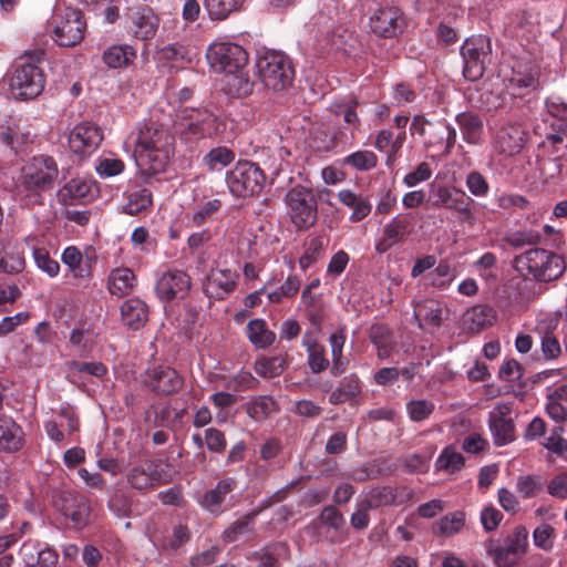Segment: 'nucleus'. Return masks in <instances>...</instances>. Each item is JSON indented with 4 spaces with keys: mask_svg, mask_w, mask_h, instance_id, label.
Returning <instances> with one entry per match:
<instances>
[{
    "mask_svg": "<svg viewBox=\"0 0 567 567\" xmlns=\"http://www.w3.org/2000/svg\"><path fill=\"white\" fill-rule=\"evenodd\" d=\"M256 68L261 83L275 92L287 90L293 82L292 63L281 52H266L258 56Z\"/></svg>",
    "mask_w": 567,
    "mask_h": 567,
    "instance_id": "39448f33",
    "label": "nucleus"
},
{
    "mask_svg": "<svg viewBox=\"0 0 567 567\" xmlns=\"http://www.w3.org/2000/svg\"><path fill=\"white\" fill-rule=\"evenodd\" d=\"M461 55L464 78L470 81L480 80L492 62L491 39L483 34L467 38L461 47Z\"/></svg>",
    "mask_w": 567,
    "mask_h": 567,
    "instance_id": "9d476101",
    "label": "nucleus"
},
{
    "mask_svg": "<svg viewBox=\"0 0 567 567\" xmlns=\"http://www.w3.org/2000/svg\"><path fill=\"white\" fill-rule=\"evenodd\" d=\"M206 58L215 71L224 73L239 71L248 63L247 51L241 45L233 42L210 44Z\"/></svg>",
    "mask_w": 567,
    "mask_h": 567,
    "instance_id": "f8f14e48",
    "label": "nucleus"
},
{
    "mask_svg": "<svg viewBox=\"0 0 567 567\" xmlns=\"http://www.w3.org/2000/svg\"><path fill=\"white\" fill-rule=\"evenodd\" d=\"M135 281V274L130 268H115L111 271L109 276V292L116 297L127 296L133 291Z\"/></svg>",
    "mask_w": 567,
    "mask_h": 567,
    "instance_id": "f704fd0d",
    "label": "nucleus"
},
{
    "mask_svg": "<svg viewBox=\"0 0 567 567\" xmlns=\"http://www.w3.org/2000/svg\"><path fill=\"white\" fill-rule=\"evenodd\" d=\"M59 177V167L53 157H33L21 171L17 183V195L25 206L43 204V194L53 189Z\"/></svg>",
    "mask_w": 567,
    "mask_h": 567,
    "instance_id": "f03ea898",
    "label": "nucleus"
},
{
    "mask_svg": "<svg viewBox=\"0 0 567 567\" xmlns=\"http://www.w3.org/2000/svg\"><path fill=\"white\" fill-rule=\"evenodd\" d=\"M286 369V360L280 357L260 358L255 362V371L262 378L271 379L280 375Z\"/></svg>",
    "mask_w": 567,
    "mask_h": 567,
    "instance_id": "de8ad7c7",
    "label": "nucleus"
},
{
    "mask_svg": "<svg viewBox=\"0 0 567 567\" xmlns=\"http://www.w3.org/2000/svg\"><path fill=\"white\" fill-rule=\"evenodd\" d=\"M411 493L405 487L381 486L371 488L362 498L368 508L375 509L382 506L402 504Z\"/></svg>",
    "mask_w": 567,
    "mask_h": 567,
    "instance_id": "393cba45",
    "label": "nucleus"
},
{
    "mask_svg": "<svg viewBox=\"0 0 567 567\" xmlns=\"http://www.w3.org/2000/svg\"><path fill=\"white\" fill-rule=\"evenodd\" d=\"M107 506L117 517H130L132 513V499L124 493H115L109 501Z\"/></svg>",
    "mask_w": 567,
    "mask_h": 567,
    "instance_id": "680f3d73",
    "label": "nucleus"
},
{
    "mask_svg": "<svg viewBox=\"0 0 567 567\" xmlns=\"http://www.w3.org/2000/svg\"><path fill=\"white\" fill-rule=\"evenodd\" d=\"M516 487L523 498H530L542 491L543 480L538 475L520 476Z\"/></svg>",
    "mask_w": 567,
    "mask_h": 567,
    "instance_id": "052dcab7",
    "label": "nucleus"
},
{
    "mask_svg": "<svg viewBox=\"0 0 567 567\" xmlns=\"http://www.w3.org/2000/svg\"><path fill=\"white\" fill-rule=\"evenodd\" d=\"M466 186L471 194L476 197H484L489 190V185L486 178L476 171H473L467 175Z\"/></svg>",
    "mask_w": 567,
    "mask_h": 567,
    "instance_id": "774afa93",
    "label": "nucleus"
},
{
    "mask_svg": "<svg viewBox=\"0 0 567 567\" xmlns=\"http://www.w3.org/2000/svg\"><path fill=\"white\" fill-rule=\"evenodd\" d=\"M33 257L37 266L50 277H55L60 271V265L49 256L45 249L38 248L33 250Z\"/></svg>",
    "mask_w": 567,
    "mask_h": 567,
    "instance_id": "69168bd1",
    "label": "nucleus"
},
{
    "mask_svg": "<svg viewBox=\"0 0 567 567\" xmlns=\"http://www.w3.org/2000/svg\"><path fill=\"white\" fill-rule=\"evenodd\" d=\"M308 365L312 373H321L329 367L324 348L318 343L308 344Z\"/></svg>",
    "mask_w": 567,
    "mask_h": 567,
    "instance_id": "13d9d810",
    "label": "nucleus"
},
{
    "mask_svg": "<svg viewBox=\"0 0 567 567\" xmlns=\"http://www.w3.org/2000/svg\"><path fill=\"white\" fill-rule=\"evenodd\" d=\"M18 557L23 567H56L59 561V554L55 549L35 540L24 542Z\"/></svg>",
    "mask_w": 567,
    "mask_h": 567,
    "instance_id": "aec40b11",
    "label": "nucleus"
},
{
    "mask_svg": "<svg viewBox=\"0 0 567 567\" xmlns=\"http://www.w3.org/2000/svg\"><path fill=\"white\" fill-rule=\"evenodd\" d=\"M525 144V131L518 124L502 126L496 135V145L501 153L513 156L518 154Z\"/></svg>",
    "mask_w": 567,
    "mask_h": 567,
    "instance_id": "bb28decb",
    "label": "nucleus"
},
{
    "mask_svg": "<svg viewBox=\"0 0 567 567\" xmlns=\"http://www.w3.org/2000/svg\"><path fill=\"white\" fill-rule=\"evenodd\" d=\"M413 317L421 330L427 333H434L443 321L447 320L449 310L439 300L424 299L415 302Z\"/></svg>",
    "mask_w": 567,
    "mask_h": 567,
    "instance_id": "dca6fc26",
    "label": "nucleus"
},
{
    "mask_svg": "<svg viewBox=\"0 0 567 567\" xmlns=\"http://www.w3.org/2000/svg\"><path fill=\"white\" fill-rule=\"evenodd\" d=\"M528 548V530L518 525L503 543L489 539L486 543L487 554L497 567H513L526 554Z\"/></svg>",
    "mask_w": 567,
    "mask_h": 567,
    "instance_id": "0eeeda50",
    "label": "nucleus"
},
{
    "mask_svg": "<svg viewBox=\"0 0 567 567\" xmlns=\"http://www.w3.org/2000/svg\"><path fill=\"white\" fill-rule=\"evenodd\" d=\"M361 392V382L354 374L344 377L339 386L329 396L331 404H341L357 396Z\"/></svg>",
    "mask_w": 567,
    "mask_h": 567,
    "instance_id": "79ce46f5",
    "label": "nucleus"
},
{
    "mask_svg": "<svg viewBox=\"0 0 567 567\" xmlns=\"http://www.w3.org/2000/svg\"><path fill=\"white\" fill-rule=\"evenodd\" d=\"M217 116L206 107L181 106L176 112V130L186 141H196L217 131Z\"/></svg>",
    "mask_w": 567,
    "mask_h": 567,
    "instance_id": "423d86ee",
    "label": "nucleus"
},
{
    "mask_svg": "<svg viewBox=\"0 0 567 567\" xmlns=\"http://www.w3.org/2000/svg\"><path fill=\"white\" fill-rule=\"evenodd\" d=\"M236 154L226 146H217L212 148L203 157V164L212 172L220 171L235 161Z\"/></svg>",
    "mask_w": 567,
    "mask_h": 567,
    "instance_id": "a18cd8bd",
    "label": "nucleus"
},
{
    "mask_svg": "<svg viewBox=\"0 0 567 567\" xmlns=\"http://www.w3.org/2000/svg\"><path fill=\"white\" fill-rule=\"evenodd\" d=\"M29 141V133L20 132L18 126L0 125V142L17 152Z\"/></svg>",
    "mask_w": 567,
    "mask_h": 567,
    "instance_id": "603ef678",
    "label": "nucleus"
},
{
    "mask_svg": "<svg viewBox=\"0 0 567 567\" xmlns=\"http://www.w3.org/2000/svg\"><path fill=\"white\" fill-rule=\"evenodd\" d=\"M465 525V513L455 511L442 517L433 526V533L437 536L451 537L462 530Z\"/></svg>",
    "mask_w": 567,
    "mask_h": 567,
    "instance_id": "37998d69",
    "label": "nucleus"
},
{
    "mask_svg": "<svg viewBox=\"0 0 567 567\" xmlns=\"http://www.w3.org/2000/svg\"><path fill=\"white\" fill-rule=\"evenodd\" d=\"M413 229V217L410 214H398L388 223L382 233V238L375 245L379 254H384L392 246L403 243Z\"/></svg>",
    "mask_w": 567,
    "mask_h": 567,
    "instance_id": "412c9836",
    "label": "nucleus"
},
{
    "mask_svg": "<svg viewBox=\"0 0 567 567\" xmlns=\"http://www.w3.org/2000/svg\"><path fill=\"white\" fill-rule=\"evenodd\" d=\"M174 144V135L164 125L152 121L141 125L133 152L141 174L151 177L165 172Z\"/></svg>",
    "mask_w": 567,
    "mask_h": 567,
    "instance_id": "f257e3e1",
    "label": "nucleus"
},
{
    "mask_svg": "<svg viewBox=\"0 0 567 567\" xmlns=\"http://www.w3.org/2000/svg\"><path fill=\"white\" fill-rule=\"evenodd\" d=\"M54 505L76 527H84L91 522V502L85 495L76 491L65 489L60 492Z\"/></svg>",
    "mask_w": 567,
    "mask_h": 567,
    "instance_id": "4468645a",
    "label": "nucleus"
},
{
    "mask_svg": "<svg viewBox=\"0 0 567 567\" xmlns=\"http://www.w3.org/2000/svg\"><path fill=\"white\" fill-rule=\"evenodd\" d=\"M465 464L464 456L456 452L453 446H446L435 462L437 471L454 473L460 471Z\"/></svg>",
    "mask_w": 567,
    "mask_h": 567,
    "instance_id": "49530a36",
    "label": "nucleus"
},
{
    "mask_svg": "<svg viewBox=\"0 0 567 567\" xmlns=\"http://www.w3.org/2000/svg\"><path fill=\"white\" fill-rule=\"evenodd\" d=\"M288 215L298 230H307L317 221L318 203L310 188L295 186L285 196Z\"/></svg>",
    "mask_w": 567,
    "mask_h": 567,
    "instance_id": "1a4fd4ad",
    "label": "nucleus"
},
{
    "mask_svg": "<svg viewBox=\"0 0 567 567\" xmlns=\"http://www.w3.org/2000/svg\"><path fill=\"white\" fill-rule=\"evenodd\" d=\"M524 369L515 359L504 362L498 371V377L506 382H518L523 378Z\"/></svg>",
    "mask_w": 567,
    "mask_h": 567,
    "instance_id": "338daca9",
    "label": "nucleus"
},
{
    "mask_svg": "<svg viewBox=\"0 0 567 567\" xmlns=\"http://www.w3.org/2000/svg\"><path fill=\"white\" fill-rule=\"evenodd\" d=\"M131 20L135 27V35L142 40H151L155 37L159 20L154 11L142 6L132 11Z\"/></svg>",
    "mask_w": 567,
    "mask_h": 567,
    "instance_id": "cd10ccee",
    "label": "nucleus"
},
{
    "mask_svg": "<svg viewBox=\"0 0 567 567\" xmlns=\"http://www.w3.org/2000/svg\"><path fill=\"white\" fill-rule=\"evenodd\" d=\"M64 265L72 271L75 278H90L91 267L83 265V255L75 246L66 247L61 257Z\"/></svg>",
    "mask_w": 567,
    "mask_h": 567,
    "instance_id": "c03bdc74",
    "label": "nucleus"
},
{
    "mask_svg": "<svg viewBox=\"0 0 567 567\" xmlns=\"http://www.w3.org/2000/svg\"><path fill=\"white\" fill-rule=\"evenodd\" d=\"M278 411V403L268 395L255 396L246 404V412L248 416L257 422L268 419L271 414L277 413Z\"/></svg>",
    "mask_w": 567,
    "mask_h": 567,
    "instance_id": "ea45409f",
    "label": "nucleus"
},
{
    "mask_svg": "<svg viewBox=\"0 0 567 567\" xmlns=\"http://www.w3.org/2000/svg\"><path fill=\"white\" fill-rule=\"evenodd\" d=\"M151 205L152 193L146 188H142L130 194L128 200L124 206V213L132 216L137 215L147 209Z\"/></svg>",
    "mask_w": 567,
    "mask_h": 567,
    "instance_id": "8fccbe9b",
    "label": "nucleus"
},
{
    "mask_svg": "<svg viewBox=\"0 0 567 567\" xmlns=\"http://www.w3.org/2000/svg\"><path fill=\"white\" fill-rule=\"evenodd\" d=\"M463 138L470 144H476L483 133V121L481 116L474 112H462L456 115Z\"/></svg>",
    "mask_w": 567,
    "mask_h": 567,
    "instance_id": "58836bf2",
    "label": "nucleus"
},
{
    "mask_svg": "<svg viewBox=\"0 0 567 567\" xmlns=\"http://www.w3.org/2000/svg\"><path fill=\"white\" fill-rule=\"evenodd\" d=\"M255 83L241 70L227 72L223 79V90L230 97L248 96L254 91Z\"/></svg>",
    "mask_w": 567,
    "mask_h": 567,
    "instance_id": "473e14b6",
    "label": "nucleus"
},
{
    "mask_svg": "<svg viewBox=\"0 0 567 567\" xmlns=\"http://www.w3.org/2000/svg\"><path fill=\"white\" fill-rule=\"evenodd\" d=\"M136 51L128 44H115L107 48L103 53L104 63L112 69L125 68L134 62Z\"/></svg>",
    "mask_w": 567,
    "mask_h": 567,
    "instance_id": "4c0bfd02",
    "label": "nucleus"
},
{
    "mask_svg": "<svg viewBox=\"0 0 567 567\" xmlns=\"http://www.w3.org/2000/svg\"><path fill=\"white\" fill-rule=\"evenodd\" d=\"M145 384L157 395H171L182 390L184 378L173 368L156 367L147 371Z\"/></svg>",
    "mask_w": 567,
    "mask_h": 567,
    "instance_id": "6ab92c4d",
    "label": "nucleus"
},
{
    "mask_svg": "<svg viewBox=\"0 0 567 567\" xmlns=\"http://www.w3.org/2000/svg\"><path fill=\"white\" fill-rule=\"evenodd\" d=\"M266 182L262 169L249 161H239L227 172L226 183L229 192L236 197L258 195Z\"/></svg>",
    "mask_w": 567,
    "mask_h": 567,
    "instance_id": "6e6552de",
    "label": "nucleus"
},
{
    "mask_svg": "<svg viewBox=\"0 0 567 567\" xmlns=\"http://www.w3.org/2000/svg\"><path fill=\"white\" fill-rule=\"evenodd\" d=\"M192 288L190 276L181 269H168L158 277L155 292L159 300L169 302L184 299Z\"/></svg>",
    "mask_w": 567,
    "mask_h": 567,
    "instance_id": "2eb2a0df",
    "label": "nucleus"
},
{
    "mask_svg": "<svg viewBox=\"0 0 567 567\" xmlns=\"http://www.w3.org/2000/svg\"><path fill=\"white\" fill-rule=\"evenodd\" d=\"M425 145L450 154L456 142V131L443 121L432 122L425 135Z\"/></svg>",
    "mask_w": 567,
    "mask_h": 567,
    "instance_id": "a878e982",
    "label": "nucleus"
},
{
    "mask_svg": "<svg viewBox=\"0 0 567 567\" xmlns=\"http://www.w3.org/2000/svg\"><path fill=\"white\" fill-rule=\"evenodd\" d=\"M238 275L230 269H213L207 277L205 293L217 300L225 299L236 288Z\"/></svg>",
    "mask_w": 567,
    "mask_h": 567,
    "instance_id": "b1692460",
    "label": "nucleus"
},
{
    "mask_svg": "<svg viewBox=\"0 0 567 567\" xmlns=\"http://www.w3.org/2000/svg\"><path fill=\"white\" fill-rule=\"evenodd\" d=\"M44 55L43 50L25 54V61L17 65L11 78L12 94L21 100L37 97L44 89L45 78L42 70L34 63Z\"/></svg>",
    "mask_w": 567,
    "mask_h": 567,
    "instance_id": "20e7f679",
    "label": "nucleus"
},
{
    "mask_svg": "<svg viewBox=\"0 0 567 567\" xmlns=\"http://www.w3.org/2000/svg\"><path fill=\"white\" fill-rule=\"evenodd\" d=\"M259 385L258 379H256L248 371H240L229 378L226 382V388L234 392H244L248 390H255Z\"/></svg>",
    "mask_w": 567,
    "mask_h": 567,
    "instance_id": "5fc2aeb1",
    "label": "nucleus"
},
{
    "mask_svg": "<svg viewBox=\"0 0 567 567\" xmlns=\"http://www.w3.org/2000/svg\"><path fill=\"white\" fill-rule=\"evenodd\" d=\"M343 162L358 171H369L377 166L378 157L371 151H358L348 155Z\"/></svg>",
    "mask_w": 567,
    "mask_h": 567,
    "instance_id": "6e6d98bb",
    "label": "nucleus"
},
{
    "mask_svg": "<svg viewBox=\"0 0 567 567\" xmlns=\"http://www.w3.org/2000/svg\"><path fill=\"white\" fill-rule=\"evenodd\" d=\"M338 199L344 206L352 208L351 221H361L371 213L372 205L369 199L362 195L354 194L350 189H341L338 193Z\"/></svg>",
    "mask_w": 567,
    "mask_h": 567,
    "instance_id": "e433bc0d",
    "label": "nucleus"
},
{
    "mask_svg": "<svg viewBox=\"0 0 567 567\" xmlns=\"http://www.w3.org/2000/svg\"><path fill=\"white\" fill-rule=\"evenodd\" d=\"M512 408L508 403H497L488 415V425L496 446L506 445L515 440V426L508 417Z\"/></svg>",
    "mask_w": 567,
    "mask_h": 567,
    "instance_id": "a211bd4d",
    "label": "nucleus"
},
{
    "mask_svg": "<svg viewBox=\"0 0 567 567\" xmlns=\"http://www.w3.org/2000/svg\"><path fill=\"white\" fill-rule=\"evenodd\" d=\"M121 317L124 326L138 330L148 320V307L140 298H130L121 306Z\"/></svg>",
    "mask_w": 567,
    "mask_h": 567,
    "instance_id": "c85d7f7f",
    "label": "nucleus"
},
{
    "mask_svg": "<svg viewBox=\"0 0 567 567\" xmlns=\"http://www.w3.org/2000/svg\"><path fill=\"white\" fill-rule=\"evenodd\" d=\"M454 212L461 223L468 226H474L477 223V215L475 208V200L464 194L457 204L453 207Z\"/></svg>",
    "mask_w": 567,
    "mask_h": 567,
    "instance_id": "3c124183",
    "label": "nucleus"
},
{
    "mask_svg": "<svg viewBox=\"0 0 567 567\" xmlns=\"http://www.w3.org/2000/svg\"><path fill=\"white\" fill-rule=\"evenodd\" d=\"M435 409V404L431 400H411L406 403V412L413 422H422L426 420Z\"/></svg>",
    "mask_w": 567,
    "mask_h": 567,
    "instance_id": "864d4df0",
    "label": "nucleus"
},
{
    "mask_svg": "<svg viewBox=\"0 0 567 567\" xmlns=\"http://www.w3.org/2000/svg\"><path fill=\"white\" fill-rule=\"evenodd\" d=\"M237 486L235 478L227 477L217 483V485L207 491L200 501V505L212 514L221 513V504L225 501L227 494L233 492Z\"/></svg>",
    "mask_w": 567,
    "mask_h": 567,
    "instance_id": "7c9ffc66",
    "label": "nucleus"
},
{
    "mask_svg": "<svg viewBox=\"0 0 567 567\" xmlns=\"http://www.w3.org/2000/svg\"><path fill=\"white\" fill-rule=\"evenodd\" d=\"M125 481L131 488L141 494L167 484L171 477L162 467L159 460L144 458L132 464L125 474Z\"/></svg>",
    "mask_w": 567,
    "mask_h": 567,
    "instance_id": "9b49d317",
    "label": "nucleus"
},
{
    "mask_svg": "<svg viewBox=\"0 0 567 567\" xmlns=\"http://www.w3.org/2000/svg\"><path fill=\"white\" fill-rule=\"evenodd\" d=\"M85 29L82 12L68 8L54 18L53 39L60 47H74L84 39Z\"/></svg>",
    "mask_w": 567,
    "mask_h": 567,
    "instance_id": "ddd939ff",
    "label": "nucleus"
},
{
    "mask_svg": "<svg viewBox=\"0 0 567 567\" xmlns=\"http://www.w3.org/2000/svg\"><path fill=\"white\" fill-rule=\"evenodd\" d=\"M252 558L260 561L259 567H279L290 559V549L287 543L275 542L255 551Z\"/></svg>",
    "mask_w": 567,
    "mask_h": 567,
    "instance_id": "2f4dec72",
    "label": "nucleus"
},
{
    "mask_svg": "<svg viewBox=\"0 0 567 567\" xmlns=\"http://www.w3.org/2000/svg\"><path fill=\"white\" fill-rule=\"evenodd\" d=\"M23 432L11 417H0V452L12 453L21 449Z\"/></svg>",
    "mask_w": 567,
    "mask_h": 567,
    "instance_id": "72a5a7b5",
    "label": "nucleus"
},
{
    "mask_svg": "<svg viewBox=\"0 0 567 567\" xmlns=\"http://www.w3.org/2000/svg\"><path fill=\"white\" fill-rule=\"evenodd\" d=\"M103 134L96 125L92 123L78 124L69 135L70 150L80 156L91 155L101 144Z\"/></svg>",
    "mask_w": 567,
    "mask_h": 567,
    "instance_id": "f3484780",
    "label": "nucleus"
},
{
    "mask_svg": "<svg viewBox=\"0 0 567 567\" xmlns=\"http://www.w3.org/2000/svg\"><path fill=\"white\" fill-rule=\"evenodd\" d=\"M540 235L533 230L515 231L506 236L505 241L513 248H522L526 245H536Z\"/></svg>",
    "mask_w": 567,
    "mask_h": 567,
    "instance_id": "0e129e2a",
    "label": "nucleus"
},
{
    "mask_svg": "<svg viewBox=\"0 0 567 567\" xmlns=\"http://www.w3.org/2000/svg\"><path fill=\"white\" fill-rule=\"evenodd\" d=\"M465 194L464 190L446 185H432L429 194L430 207L434 209L446 208L452 210Z\"/></svg>",
    "mask_w": 567,
    "mask_h": 567,
    "instance_id": "c9c22d12",
    "label": "nucleus"
},
{
    "mask_svg": "<svg viewBox=\"0 0 567 567\" xmlns=\"http://www.w3.org/2000/svg\"><path fill=\"white\" fill-rule=\"evenodd\" d=\"M514 268L523 276L538 281H551L565 270V260L557 254L542 248L529 249L514 258Z\"/></svg>",
    "mask_w": 567,
    "mask_h": 567,
    "instance_id": "7ed1b4c3",
    "label": "nucleus"
},
{
    "mask_svg": "<svg viewBox=\"0 0 567 567\" xmlns=\"http://www.w3.org/2000/svg\"><path fill=\"white\" fill-rule=\"evenodd\" d=\"M256 517V513H249L244 515L236 522H234L223 534L224 540L226 543H233L237 539L239 535H243L251 529V524L254 518Z\"/></svg>",
    "mask_w": 567,
    "mask_h": 567,
    "instance_id": "4d7b16f0",
    "label": "nucleus"
},
{
    "mask_svg": "<svg viewBox=\"0 0 567 567\" xmlns=\"http://www.w3.org/2000/svg\"><path fill=\"white\" fill-rule=\"evenodd\" d=\"M558 323L557 316H547L538 320L535 326V332L540 338L542 352L547 360L557 359L561 353L560 343L555 336Z\"/></svg>",
    "mask_w": 567,
    "mask_h": 567,
    "instance_id": "5701e85b",
    "label": "nucleus"
},
{
    "mask_svg": "<svg viewBox=\"0 0 567 567\" xmlns=\"http://www.w3.org/2000/svg\"><path fill=\"white\" fill-rule=\"evenodd\" d=\"M243 0H205V8L214 20H223L236 11Z\"/></svg>",
    "mask_w": 567,
    "mask_h": 567,
    "instance_id": "09e8293b",
    "label": "nucleus"
},
{
    "mask_svg": "<svg viewBox=\"0 0 567 567\" xmlns=\"http://www.w3.org/2000/svg\"><path fill=\"white\" fill-rule=\"evenodd\" d=\"M221 207V202L217 198L198 204L193 212L192 220L196 226L205 224Z\"/></svg>",
    "mask_w": 567,
    "mask_h": 567,
    "instance_id": "bf43d9fd",
    "label": "nucleus"
},
{
    "mask_svg": "<svg viewBox=\"0 0 567 567\" xmlns=\"http://www.w3.org/2000/svg\"><path fill=\"white\" fill-rule=\"evenodd\" d=\"M248 340L256 348H267L276 340V334L267 328L266 321L262 319H252L247 324Z\"/></svg>",
    "mask_w": 567,
    "mask_h": 567,
    "instance_id": "a19ab883",
    "label": "nucleus"
},
{
    "mask_svg": "<svg viewBox=\"0 0 567 567\" xmlns=\"http://www.w3.org/2000/svg\"><path fill=\"white\" fill-rule=\"evenodd\" d=\"M188 55V49L181 43H169L158 50V59L166 62H181Z\"/></svg>",
    "mask_w": 567,
    "mask_h": 567,
    "instance_id": "e2e57ef3",
    "label": "nucleus"
},
{
    "mask_svg": "<svg viewBox=\"0 0 567 567\" xmlns=\"http://www.w3.org/2000/svg\"><path fill=\"white\" fill-rule=\"evenodd\" d=\"M404 18L396 8H383L370 19V28L378 37L394 38L403 32Z\"/></svg>",
    "mask_w": 567,
    "mask_h": 567,
    "instance_id": "4be33fe9",
    "label": "nucleus"
},
{
    "mask_svg": "<svg viewBox=\"0 0 567 567\" xmlns=\"http://www.w3.org/2000/svg\"><path fill=\"white\" fill-rule=\"evenodd\" d=\"M495 319V310L487 305H476L463 315V323L468 332H480L492 326Z\"/></svg>",
    "mask_w": 567,
    "mask_h": 567,
    "instance_id": "c756f323",
    "label": "nucleus"
}]
</instances>
